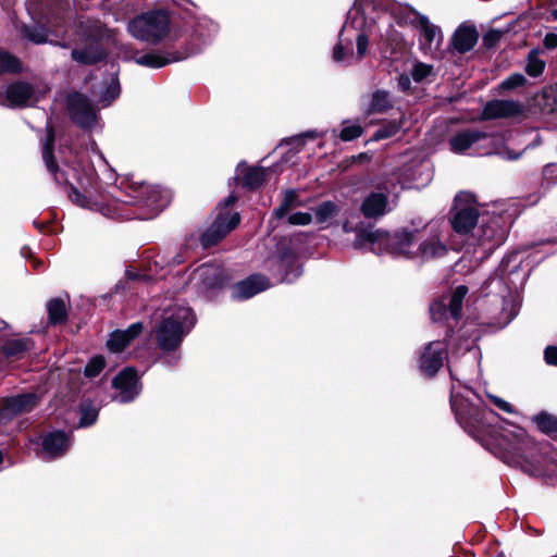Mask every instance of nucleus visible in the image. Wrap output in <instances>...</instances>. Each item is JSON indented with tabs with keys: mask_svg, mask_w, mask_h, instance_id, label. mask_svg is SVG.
I'll return each instance as SVG.
<instances>
[{
	"mask_svg": "<svg viewBox=\"0 0 557 557\" xmlns=\"http://www.w3.org/2000/svg\"><path fill=\"white\" fill-rule=\"evenodd\" d=\"M412 22H417V25L420 29V42L423 47L428 49H432L433 47H438L443 35L441 29L430 23L428 17L423 15H419L416 12H412Z\"/></svg>",
	"mask_w": 557,
	"mask_h": 557,
	"instance_id": "2eb2a0df",
	"label": "nucleus"
},
{
	"mask_svg": "<svg viewBox=\"0 0 557 557\" xmlns=\"http://www.w3.org/2000/svg\"><path fill=\"white\" fill-rule=\"evenodd\" d=\"M338 207L333 201H325L318 206L314 210L315 222L325 224L337 215Z\"/></svg>",
	"mask_w": 557,
	"mask_h": 557,
	"instance_id": "c756f323",
	"label": "nucleus"
},
{
	"mask_svg": "<svg viewBox=\"0 0 557 557\" xmlns=\"http://www.w3.org/2000/svg\"><path fill=\"white\" fill-rule=\"evenodd\" d=\"M300 205L297 191L288 189L284 193L282 203L275 209L274 214L277 219H282L287 214V212Z\"/></svg>",
	"mask_w": 557,
	"mask_h": 557,
	"instance_id": "cd10ccee",
	"label": "nucleus"
},
{
	"mask_svg": "<svg viewBox=\"0 0 557 557\" xmlns=\"http://www.w3.org/2000/svg\"><path fill=\"white\" fill-rule=\"evenodd\" d=\"M77 36L85 46L74 48L72 58L82 64H94L101 61L104 58V51L100 48L99 42L113 37L112 32L107 29L99 21L90 20L79 23Z\"/></svg>",
	"mask_w": 557,
	"mask_h": 557,
	"instance_id": "20e7f679",
	"label": "nucleus"
},
{
	"mask_svg": "<svg viewBox=\"0 0 557 557\" xmlns=\"http://www.w3.org/2000/svg\"><path fill=\"white\" fill-rule=\"evenodd\" d=\"M391 183H386L384 186V189L387 191V194L394 193V188L389 187Z\"/></svg>",
	"mask_w": 557,
	"mask_h": 557,
	"instance_id": "e2e57ef3",
	"label": "nucleus"
},
{
	"mask_svg": "<svg viewBox=\"0 0 557 557\" xmlns=\"http://www.w3.org/2000/svg\"><path fill=\"white\" fill-rule=\"evenodd\" d=\"M287 221L290 225H308L312 221V215L307 212H296L290 214Z\"/></svg>",
	"mask_w": 557,
	"mask_h": 557,
	"instance_id": "49530a36",
	"label": "nucleus"
},
{
	"mask_svg": "<svg viewBox=\"0 0 557 557\" xmlns=\"http://www.w3.org/2000/svg\"><path fill=\"white\" fill-rule=\"evenodd\" d=\"M433 67L424 63L414 64L411 75L416 82H421L432 73Z\"/></svg>",
	"mask_w": 557,
	"mask_h": 557,
	"instance_id": "a18cd8bd",
	"label": "nucleus"
},
{
	"mask_svg": "<svg viewBox=\"0 0 557 557\" xmlns=\"http://www.w3.org/2000/svg\"><path fill=\"white\" fill-rule=\"evenodd\" d=\"M240 221L238 213H220L211 226L202 234L201 244L211 246L224 238Z\"/></svg>",
	"mask_w": 557,
	"mask_h": 557,
	"instance_id": "9d476101",
	"label": "nucleus"
},
{
	"mask_svg": "<svg viewBox=\"0 0 557 557\" xmlns=\"http://www.w3.org/2000/svg\"><path fill=\"white\" fill-rule=\"evenodd\" d=\"M18 69L17 60L7 52H0V72H11Z\"/></svg>",
	"mask_w": 557,
	"mask_h": 557,
	"instance_id": "37998d69",
	"label": "nucleus"
},
{
	"mask_svg": "<svg viewBox=\"0 0 557 557\" xmlns=\"http://www.w3.org/2000/svg\"><path fill=\"white\" fill-rule=\"evenodd\" d=\"M368 46H369V38L367 37L366 34L359 33L357 35V52H356V54L350 53L347 57L348 63H350L354 60H361L367 53Z\"/></svg>",
	"mask_w": 557,
	"mask_h": 557,
	"instance_id": "58836bf2",
	"label": "nucleus"
},
{
	"mask_svg": "<svg viewBox=\"0 0 557 557\" xmlns=\"http://www.w3.org/2000/svg\"><path fill=\"white\" fill-rule=\"evenodd\" d=\"M106 366V361L102 356H96L90 359L85 368V375L88 377H94L98 375Z\"/></svg>",
	"mask_w": 557,
	"mask_h": 557,
	"instance_id": "a19ab883",
	"label": "nucleus"
},
{
	"mask_svg": "<svg viewBox=\"0 0 557 557\" xmlns=\"http://www.w3.org/2000/svg\"><path fill=\"white\" fill-rule=\"evenodd\" d=\"M5 95L7 100L13 107L28 106L36 100L33 87L22 82L9 85Z\"/></svg>",
	"mask_w": 557,
	"mask_h": 557,
	"instance_id": "aec40b11",
	"label": "nucleus"
},
{
	"mask_svg": "<svg viewBox=\"0 0 557 557\" xmlns=\"http://www.w3.org/2000/svg\"><path fill=\"white\" fill-rule=\"evenodd\" d=\"M544 46L547 49H554L557 47V34L549 33L544 37Z\"/></svg>",
	"mask_w": 557,
	"mask_h": 557,
	"instance_id": "8fccbe9b",
	"label": "nucleus"
},
{
	"mask_svg": "<svg viewBox=\"0 0 557 557\" xmlns=\"http://www.w3.org/2000/svg\"><path fill=\"white\" fill-rule=\"evenodd\" d=\"M264 180L265 171L261 168H252L246 173L244 184L249 188H257L264 182Z\"/></svg>",
	"mask_w": 557,
	"mask_h": 557,
	"instance_id": "f704fd0d",
	"label": "nucleus"
},
{
	"mask_svg": "<svg viewBox=\"0 0 557 557\" xmlns=\"http://www.w3.org/2000/svg\"><path fill=\"white\" fill-rule=\"evenodd\" d=\"M479 242H480V245H482V246H484V247H485V250H491V249H493V247H494V245H495L494 243H492L491 245H488V244L492 242V235H491V234H487V232H486V231H484V235H483V237H481V238L479 239Z\"/></svg>",
	"mask_w": 557,
	"mask_h": 557,
	"instance_id": "3c124183",
	"label": "nucleus"
},
{
	"mask_svg": "<svg viewBox=\"0 0 557 557\" xmlns=\"http://www.w3.org/2000/svg\"><path fill=\"white\" fill-rule=\"evenodd\" d=\"M391 210L387 195L382 191L369 194L361 205V212L369 219L382 216Z\"/></svg>",
	"mask_w": 557,
	"mask_h": 557,
	"instance_id": "f3484780",
	"label": "nucleus"
},
{
	"mask_svg": "<svg viewBox=\"0 0 557 557\" xmlns=\"http://www.w3.org/2000/svg\"><path fill=\"white\" fill-rule=\"evenodd\" d=\"M488 398L491 399V401L502 411L504 412H507V413H516V410L513 408V406L511 404H509L508 401H506L505 399L498 397V396H495V395H491L488 394L487 395Z\"/></svg>",
	"mask_w": 557,
	"mask_h": 557,
	"instance_id": "de8ad7c7",
	"label": "nucleus"
},
{
	"mask_svg": "<svg viewBox=\"0 0 557 557\" xmlns=\"http://www.w3.org/2000/svg\"><path fill=\"white\" fill-rule=\"evenodd\" d=\"M170 18L164 11H151L132 20L127 29L129 34L149 44H158L169 33Z\"/></svg>",
	"mask_w": 557,
	"mask_h": 557,
	"instance_id": "39448f33",
	"label": "nucleus"
},
{
	"mask_svg": "<svg viewBox=\"0 0 557 557\" xmlns=\"http://www.w3.org/2000/svg\"><path fill=\"white\" fill-rule=\"evenodd\" d=\"M478 41V33L471 27H459L453 38V45L459 52L471 50Z\"/></svg>",
	"mask_w": 557,
	"mask_h": 557,
	"instance_id": "a878e982",
	"label": "nucleus"
},
{
	"mask_svg": "<svg viewBox=\"0 0 557 557\" xmlns=\"http://www.w3.org/2000/svg\"><path fill=\"white\" fill-rule=\"evenodd\" d=\"M269 287L268 280L262 275H251L233 287V297L248 299Z\"/></svg>",
	"mask_w": 557,
	"mask_h": 557,
	"instance_id": "a211bd4d",
	"label": "nucleus"
},
{
	"mask_svg": "<svg viewBox=\"0 0 557 557\" xmlns=\"http://www.w3.org/2000/svg\"><path fill=\"white\" fill-rule=\"evenodd\" d=\"M3 460V457H2V453L0 451V463L2 462Z\"/></svg>",
	"mask_w": 557,
	"mask_h": 557,
	"instance_id": "774afa93",
	"label": "nucleus"
},
{
	"mask_svg": "<svg viewBox=\"0 0 557 557\" xmlns=\"http://www.w3.org/2000/svg\"><path fill=\"white\" fill-rule=\"evenodd\" d=\"M446 359V347L442 342H432L423 350L420 357V369L421 371L432 376L443 366Z\"/></svg>",
	"mask_w": 557,
	"mask_h": 557,
	"instance_id": "f8f14e48",
	"label": "nucleus"
},
{
	"mask_svg": "<svg viewBox=\"0 0 557 557\" xmlns=\"http://www.w3.org/2000/svg\"><path fill=\"white\" fill-rule=\"evenodd\" d=\"M235 201H236V197H235V196H233V195H230V196L226 198L224 206H225V207H228V206L233 205Z\"/></svg>",
	"mask_w": 557,
	"mask_h": 557,
	"instance_id": "13d9d810",
	"label": "nucleus"
},
{
	"mask_svg": "<svg viewBox=\"0 0 557 557\" xmlns=\"http://www.w3.org/2000/svg\"><path fill=\"white\" fill-rule=\"evenodd\" d=\"M187 57H188L187 53H181V52H171V53L151 52V53H145V54L136 57L135 62L143 66L158 69V67L165 66L172 62L184 60Z\"/></svg>",
	"mask_w": 557,
	"mask_h": 557,
	"instance_id": "412c9836",
	"label": "nucleus"
},
{
	"mask_svg": "<svg viewBox=\"0 0 557 557\" xmlns=\"http://www.w3.org/2000/svg\"><path fill=\"white\" fill-rule=\"evenodd\" d=\"M128 202L140 203L150 210V218L160 212L166 205L162 193L158 187L146 186L140 190V195Z\"/></svg>",
	"mask_w": 557,
	"mask_h": 557,
	"instance_id": "6ab92c4d",
	"label": "nucleus"
},
{
	"mask_svg": "<svg viewBox=\"0 0 557 557\" xmlns=\"http://www.w3.org/2000/svg\"><path fill=\"white\" fill-rule=\"evenodd\" d=\"M391 107L392 102L388 92L377 90L372 94L371 99L367 106L366 112L368 114L383 113L387 111Z\"/></svg>",
	"mask_w": 557,
	"mask_h": 557,
	"instance_id": "bb28decb",
	"label": "nucleus"
},
{
	"mask_svg": "<svg viewBox=\"0 0 557 557\" xmlns=\"http://www.w3.org/2000/svg\"><path fill=\"white\" fill-rule=\"evenodd\" d=\"M363 133L362 127L359 124H346L341 131L339 137L343 141H350L360 137Z\"/></svg>",
	"mask_w": 557,
	"mask_h": 557,
	"instance_id": "ea45409f",
	"label": "nucleus"
},
{
	"mask_svg": "<svg viewBox=\"0 0 557 557\" xmlns=\"http://www.w3.org/2000/svg\"><path fill=\"white\" fill-rule=\"evenodd\" d=\"M54 133L51 125H47V139L44 145L42 158L48 170L53 174L55 181L60 184H69L72 188V200L81 207L91 210H100L104 215L109 212L100 203L92 201V187L96 182V174L91 168L84 166L81 162L73 165H66L62 172H58L52 161V146Z\"/></svg>",
	"mask_w": 557,
	"mask_h": 557,
	"instance_id": "f257e3e1",
	"label": "nucleus"
},
{
	"mask_svg": "<svg viewBox=\"0 0 557 557\" xmlns=\"http://www.w3.org/2000/svg\"><path fill=\"white\" fill-rule=\"evenodd\" d=\"M487 134L476 129H467L457 133L449 139L450 150L456 153H463L475 143L485 139Z\"/></svg>",
	"mask_w": 557,
	"mask_h": 557,
	"instance_id": "4be33fe9",
	"label": "nucleus"
},
{
	"mask_svg": "<svg viewBox=\"0 0 557 557\" xmlns=\"http://www.w3.org/2000/svg\"><path fill=\"white\" fill-rule=\"evenodd\" d=\"M300 274V270L298 267L294 268L292 273L287 272L284 276H283V281H286V282H292L294 278H296L298 275Z\"/></svg>",
	"mask_w": 557,
	"mask_h": 557,
	"instance_id": "603ef678",
	"label": "nucleus"
},
{
	"mask_svg": "<svg viewBox=\"0 0 557 557\" xmlns=\"http://www.w3.org/2000/svg\"><path fill=\"white\" fill-rule=\"evenodd\" d=\"M537 55H539L537 50L530 51V53L528 55V63L525 66V71L530 76H533V77L539 76L545 67V62L543 60L539 59Z\"/></svg>",
	"mask_w": 557,
	"mask_h": 557,
	"instance_id": "2f4dec72",
	"label": "nucleus"
},
{
	"mask_svg": "<svg viewBox=\"0 0 557 557\" xmlns=\"http://www.w3.org/2000/svg\"><path fill=\"white\" fill-rule=\"evenodd\" d=\"M492 39V40H497L500 38V32H491L488 35L485 36V40H488V39Z\"/></svg>",
	"mask_w": 557,
	"mask_h": 557,
	"instance_id": "6e6d98bb",
	"label": "nucleus"
},
{
	"mask_svg": "<svg viewBox=\"0 0 557 557\" xmlns=\"http://www.w3.org/2000/svg\"><path fill=\"white\" fill-rule=\"evenodd\" d=\"M64 18L60 10H47L40 13L37 25L23 28V35L35 44L48 41V34L59 35V28L63 25Z\"/></svg>",
	"mask_w": 557,
	"mask_h": 557,
	"instance_id": "0eeeda50",
	"label": "nucleus"
},
{
	"mask_svg": "<svg viewBox=\"0 0 557 557\" xmlns=\"http://www.w3.org/2000/svg\"><path fill=\"white\" fill-rule=\"evenodd\" d=\"M304 137H310V138H313L317 136V133L315 132H308L306 134L302 135Z\"/></svg>",
	"mask_w": 557,
	"mask_h": 557,
	"instance_id": "0e129e2a",
	"label": "nucleus"
},
{
	"mask_svg": "<svg viewBox=\"0 0 557 557\" xmlns=\"http://www.w3.org/2000/svg\"><path fill=\"white\" fill-rule=\"evenodd\" d=\"M521 468H522L524 471L529 472V473H532V474H536V473H537V471H536V470L531 469V468H528L527 466L521 465Z\"/></svg>",
	"mask_w": 557,
	"mask_h": 557,
	"instance_id": "052dcab7",
	"label": "nucleus"
},
{
	"mask_svg": "<svg viewBox=\"0 0 557 557\" xmlns=\"http://www.w3.org/2000/svg\"><path fill=\"white\" fill-rule=\"evenodd\" d=\"M69 447V438L65 433L55 431L47 434L42 440L40 457L49 460L61 456Z\"/></svg>",
	"mask_w": 557,
	"mask_h": 557,
	"instance_id": "dca6fc26",
	"label": "nucleus"
},
{
	"mask_svg": "<svg viewBox=\"0 0 557 557\" xmlns=\"http://www.w3.org/2000/svg\"><path fill=\"white\" fill-rule=\"evenodd\" d=\"M447 252V246L442 242L438 234H433L418 245V257L420 260L441 258Z\"/></svg>",
	"mask_w": 557,
	"mask_h": 557,
	"instance_id": "5701e85b",
	"label": "nucleus"
},
{
	"mask_svg": "<svg viewBox=\"0 0 557 557\" xmlns=\"http://www.w3.org/2000/svg\"><path fill=\"white\" fill-rule=\"evenodd\" d=\"M450 404L455 410L457 419L461 420L467 413L463 403L459 399L458 393L455 392V386L451 388Z\"/></svg>",
	"mask_w": 557,
	"mask_h": 557,
	"instance_id": "c03bdc74",
	"label": "nucleus"
},
{
	"mask_svg": "<svg viewBox=\"0 0 557 557\" xmlns=\"http://www.w3.org/2000/svg\"><path fill=\"white\" fill-rule=\"evenodd\" d=\"M47 309L49 320L53 324L61 323L66 318V306L61 298L51 299L47 305Z\"/></svg>",
	"mask_w": 557,
	"mask_h": 557,
	"instance_id": "c85d7f7f",
	"label": "nucleus"
},
{
	"mask_svg": "<svg viewBox=\"0 0 557 557\" xmlns=\"http://www.w3.org/2000/svg\"><path fill=\"white\" fill-rule=\"evenodd\" d=\"M525 81L527 79L522 74L515 73V74L510 75L509 77H507L505 81H503L499 84V88L502 90H510V89H513V88L524 85Z\"/></svg>",
	"mask_w": 557,
	"mask_h": 557,
	"instance_id": "79ce46f5",
	"label": "nucleus"
},
{
	"mask_svg": "<svg viewBox=\"0 0 557 557\" xmlns=\"http://www.w3.org/2000/svg\"><path fill=\"white\" fill-rule=\"evenodd\" d=\"M67 109L72 120L78 126L88 129L96 126V110L84 95L78 92L70 95L67 98Z\"/></svg>",
	"mask_w": 557,
	"mask_h": 557,
	"instance_id": "1a4fd4ad",
	"label": "nucleus"
},
{
	"mask_svg": "<svg viewBox=\"0 0 557 557\" xmlns=\"http://www.w3.org/2000/svg\"><path fill=\"white\" fill-rule=\"evenodd\" d=\"M362 242L368 243L373 252H387L395 257L419 259L417 253L419 243H417L413 232L400 231L391 235L376 230L360 235L357 245H361Z\"/></svg>",
	"mask_w": 557,
	"mask_h": 557,
	"instance_id": "f03ea898",
	"label": "nucleus"
},
{
	"mask_svg": "<svg viewBox=\"0 0 557 557\" xmlns=\"http://www.w3.org/2000/svg\"><path fill=\"white\" fill-rule=\"evenodd\" d=\"M283 264H287V263H290V259H282L281 261Z\"/></svg>",
	"mask_w": 557,
	"mask_h": 557,
	"instance_id": "338daca9",
	"label": "nucleus"
},
{
	"mask_svg": "<svg viewBox=\"0 0 557 557\" xmlns=\"http://www.w3.org/2000/svg\"><path fill=\"white\" fill-rule=\"evenodd\" d=\"M194 324L195 318L188 307L168 308L156 331L159 346L164 350L176 348Z\"/></svg>",
	"mask_w": 557,
	"mask_h": 557,
	"instance_id": "7ed1b4c3",
	"label": "nucleus"
},
{
	"mask_svg": "<svg viewBox=\"0 0 557 557\" xmlns=\"http://www.w3.org/2000/svg\"><path fill=\"white\" fill-rule=\"evenodd\" d=\"M518 158H519V154H508V159H510V160H515Z\"/></svg>",
	"mask_w": 557,
	"mask_h": 557,
	"instance_id": "69168bd1",
	"label": "nucleus"
},
{
	"mask_svg": "<svg viewBox=\"0 0 557 557\" xmlns=\"http://www.w3.org/2000/svg\"><path fill=\"white\" fill-rule=\"evenodd\" d=\"M522 113V106L515 100L488 101L482 111L484 119L512 117Z\"/></svg>",
	"mask_w": 557,
	"mask_h": 557,
	"instance_id": "4468645a",
	"label": "nucleus"
},
{
	"mask_svg": "<svg viewBox=\"0 0 557 557\" xmlns=\"http://www.w3.org/2000/svg\"><path fill=\"white\" fill-rule=\"evenodd\" d=\"M534 423L540 431L544 433H554L557 431V418L553 414L541 412L533 418Z\"/></svg>",
	"mask_w": 557,
	"mask_h": 557,
	"instance_id": "7c9ffc66",
	"label": "nucleus"
},
{
	"mask_svg": "<svg viewBox=\"0 0 557 557\" xmlns=\"http://www.w3.org/2000/svg\"><path fill=\"white\" fill-rule=\"evenodd\" d=\"M347 29H348V25L346 24L342 29V35H341L338 44L334 47L332 58L335 62L345 61L346 60L345 50L349 49L351 46L350 38L344 37V33L347 32Z\"/></svg>",
	"mask_w": 557,
	"mask_h": 557,
	"instance_id": "473e14b6",
	"label": "nucleus"
},
{
	"mask_svg": "<svg viewBox=\"0 0 557 557\" xmlns=\"http://www.w3.org/2000/svg\"><path fill=\"white\" fill-rule=\"evenodd\" d=\"M513 436L518 442H521L525 437V431L523 429L517 428L513 432Z\"/></svg>",
	"mask_w": 557,
	"mask_h": 557,
	"instance_id": "864d4df0",
	"label": "nucleus"
},
{
	"mask_svg": "<svg viewBox=\"0 0 557 557\" xmlns=\"http://www.w3.org/2000/svg\"><path fill=\"white\" fill-rule=\"evenodd\" d=\"M112 386L117 391L113 399L120 403L132 401L140 392L137 373L132 368L121 371L114 377Z\"/></svg>",
	"mask_w": 557,
	"mask_h": 557,
	"instance_id": "9b49d317",
	"label": "nucleus"
},
{
	"mask_svg": "<svg viewBox=\"0 0 557 557\" xmlns=\"http://www.w3.org/2000/svg\"><path fill=\"white\" fill-rule=\"evenodd\" d=\"M193 281L201 283L206 288H212L222 283V271L213 264H201L193 272Z\"/></svg>",
	"mask_w": 557,
	"mask_h": 557,
	"instance_id": "393cba45",
	"label": "nucleus"
},
{
	"mask_svg": "<svg viewBox=\"0 0 557 557\" xmlns=\"http://www.w3.org/2000/svg\"><path fill=\"white\" fill-rule=\"evenodd\" d=\"M399 84L403 86V88H407L409 86V84H410V81H409L408 77L401 76L399 78Z\"/></svg>",
	"mask_w": 557,
	"mask_h": 557,
	"instance_id": "4d7b16f0",
	"label": "nucleus"
},
{
	"mask_svg": "<svg viewBox=\"0 0 557 557\" xmlns=\"http://www.w3.org/2000/svg\"><path fill=\"white\" fill-rule=\"evenodd\" d=\"M454 216L451 225L457 233L467 234L472 230L479 218L476 203L472 195L460 193L455 198Z\"/></svg>",
	"mask_w": 557,
	"mask_h": 557,
	"instance_id": "423d86ee",
	"label": "nucleus"
},
{
	"mask_svg": "<svg viewBox=\"0 0 557 557\" xmlns=\"http://www.w3.org/2000/svg\"><path fill=\"white\" fill-rule=\"evenodd\" d=\"M545 360L548 364L557 366V347L549 346L544 352Z\"/></svg>",
	"mask_w": 557,
	"mask_h": 557,
	"instance_id": "09e8293b",
	"label": "nucleus"
},
{
	"mask_svg": "<svg viewBox=\"0 0 557 557\" xmlns=\"http://www.w3.org/2000/svg\"><path fill=\"white\" fill-rule=\"evenodd\" d=\"M37 406V397L34 394H23L10 397L0 408V422L10 420L16 414L28 412Z\"/></svg>",
	"mask_w": 557,
	"mask_h": 557,
	"instance_id": "ddd939ff",
	"label": "nucleus"
},
{
	"mask_svg": "<svg viewBox=\"0 0 557 557\" xmlns=\"http://www.w3.org/2000/svg\"><path fill=\"white\" fill-rule=\"evenodd\" d=\"M554 171H555V165L554 164H548L544 168L543 170V174L545 177H549L554 174Z\"/></svg>",
	"mask_w": 557,
	"mask_h": 557,
	"instance_id": "5fc2aeb1",
	"label": "nucleus"
},
{
	"mask_svg": "<svg viewBox=\"0 0 557 557\" xmlns=\"http://www.w3.org/2000/svg\"><path fill=\"white\" fill-rule=\"evenodd\" d=\"M141 330V323H134L125 331H114L111 333L110 338L107 342L109 350L112 352H120L132 339L140 334Z\"/></svg>",
	"mask_w": 557,
	"mask_h": 557,
	"instance_id": "b1692460",
	"label": "nucleus"
},
{
	"mask_svg": "<svg viewBox=\"0 0 557 557\" xmlns=\"http://www.w3.org/2000/svg\"><path fill=\"white\" fill-rule=\"evenodd\" d=\"M399 184L401 185V189L403 188H410V187H413L414 185L411 184L410 182L408 181H399Z\"/></svg>",
	"mask_w": 557,
	"mask_h": 557,
	"instance_id": "bf43d9fd",
	"label": "nucleus"
},
{
	"mask_svg": "<svg viewBox=\"0 0 557 557\" xmlns=\"http://www.w3.org/2000/svg\"><path fill=\"white\" fill-rule=\"evenodd\" d=\"M400 128H401L400 122L389 121L383 127H381L380 129H377L374 133L372 140L377 141L381 139L389 138V137L396 135L400 131Z\"/></svg>",
	"mask_w": 557,
	"mask_h": 557,
	"instance_id": "c9c22d12",
	"label": "nucleus"
},
{
	"mask_svg": "<svg viewBox=\"0 0 557 557\" xmlns=\"http://www.w3.org/2000/svg\"><path fill=\"white\" fill-rule=\"evenodd\" d=\"M29 346V341L26 338L13 339L4 345V354L7 356H17L25 351Z\"/></svg>",
	"mask_w": 557,
	"mask_h": 557,
	"instance_id": "4c0bfd02",
	"label": "nucleus"
},
{
	"mask_svg": "<svg viewBox=\"0 0 557 557\" xmlns=\"http://www.w3.org/2000/svg\"><path fill=\"white\" fill-rule=\"evenodd\" d=\"M468 293L465 285L458 286L450 296L443 297L434 301L431 307V317L434 321H441L449 313L454 319H458L462 308V301Z\"/></svg>",
	"mask_w": 557,
	"mask_h": 557,
	"instance_id": "6e6552de",
	"label": "nucleus"
},
{
	"mask_svg": "<svg viewBox=\"0 0 557 557\" xmlns=\"http://www.w3.org/2000/svg\"><path fill=\"white\" fill-rule=\"evenodd\" d=\"M98 410L91 404H83L81 408V426H88L96 422Z\"/></svg>",
	"mask_w": 557,
	"mask_h": 557,
	"instance_id": "e433bc0d",
	"label": "nucleus"
},
{
	"mask_svg": "<svg viewBox=\"0 0 557 557\" xmlns=\"http://www.w3.org/2000/svg\"><path fill=\"white\" fill-rule=\"evenodd\" d=\"M550 18L553 21H557V9H554L552 12H550Z\"/></svg>",
	"mask_w": 557,
	"mask_h": 557,
	"instance_id": "680f3d73",
	"label": "nucleus"
},
{
	"mask_svg": "<svg viewBox=\"0 0 557 557\" xmlns=\"http://www.w3.org/2000/svg\"><path fill=\"white\" fill-rule=\"evenodd\" d=\"M120 95V85L116 77L111 76L104 94L100 97L101 107H108Z\"/></svg>",
	"mask_w": 557,
	"mask_h": 557,
	"instance_id": "72a5a7b5",
	"label": "nucleus"
}]
</instances>
